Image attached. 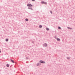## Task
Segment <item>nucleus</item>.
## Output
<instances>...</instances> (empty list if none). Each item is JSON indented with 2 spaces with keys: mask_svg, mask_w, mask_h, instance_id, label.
Segmentation results:
<instances>
[{
  "mask_svg": "<svg viewBox=\"0 0 75 75\" xmlns=\"http://www.w3.org/2000/svg\"><path fill=\"white\" fill-rule=\"evenodd\" d=\"M28 7H32V5L31 4H28L27 5Z\"/></svg>",
  "mask_w": 75,
  "mask_h": 75,
  "instance_id": "1",
  "label": "nucleus"
},
{
  "mask_svg": "<svg viewBox=\"0 0 75 75\" xmlns=\"http://www.w3.org/2000/svg\"><path fill=\"white\" fill-rule=\"evenodd\" d=\"M42 4H47V2H45L43 1L41 2Z\"/></svg>",
  "mask_w": 75,
  "mask_h": 75,
  "instance_id": "2",
  "label": "nucleus"
},
{
  "mask_svg": "<svg viewBox=\"0 0 75 75\" xmlns=\"http://www.w3.org/2000/svg\"><path fill=\"white\" fill-rule=\"evenodd\" d=\"M40 62L41 63H45V62L41 60L40 61Z\"/></svg>",
  "mask_w": 75,
  "mask_h": 75,
  "instance_id": "3",
  "label": "nucleus"
},
{
  "mask_svg": "<svg viewBox=\"0 0 75 75\" xmlns=\"http://www.w3.org/2000/svg\"><path fill=\"white\" fill-rule=\"evenodd\" d=\"M11 62H12L13 63H14V61L12 59H11Z\"/></svg>",
  "mask_w": 75,
  "mask_h": 75,
  "instance_id": "4",
  "label": "nucleus"
},
{
  "mask_svg": "<svg viewBox=\"0 0 75 75\" xmlns=\"http://www.w3.org/2000/svg\"><path fill=\"white\" fill-rule=\"evenodd\" d=\"M44 47H47V45L46 44H45L44 45Z\"/></svg>",
  "mask_w": 75,
  "mask_h": 75,
  "instance_id": "5",
  "label": "nucleus"
},
{
  "mask_svg": "<svg viewBox=\"0 0 75 75\" xmlns=\"http://www.w3.org/2000/svg\"><path fill=\"white\" fill-rule=\"evenodd\" d=\"M28 9H30L31 10H33V8H28Z\"/></svg>",
  "mask_w": 75,
  "mask_h": 75,
  "instance_id": "6",
  "label": "nucleus"
},
{
  "mask_svg": "<svg viewBox=\"0 0 75 75\" xmlns=\"http://www.w3.org/2000/svg\"><path fill=\"white\" fill-rule=\"evenodd\" d=\"M6 67H9V64H7L6 65Z\"/></svg>",
  "mask_w": 75,
  "mask_h": 75,
  "instance_id": "7",
  "label": "nucleus"
},
{
  "mask_svg": "<svg viewBox=\"0 0 75 75\" xmlns=\"http://www.w3.org/2000/svg\"><path fill=\"white\" fill-rule=\"evenodd\" d=\"M39 28H41V27H42V25H39Z\"/></svg>",
  "mask_w": 75,
  "mask_h": 75,
  "instance_id": "8",
  "label": "nucleus"
},
{
  "mask_svg": "<svg viewBox=\"0 0 75 75\" xmlns=\"http://www.w3.org/2000/svg\"><path fill=\"white\" fill-rule=\"evenodd\" d=\"M6 41H8V39H6Z\"/></svg>",
  "mask_w": 75,
  "mask_h": 75,
  "instance_id": "9",
  "label": "nucleus"
},
{
  "mask_svg": "<svg viewBox=\"0 0 75 75\" xmlns=\"http://www.w3.org/2000/svg\"><path fill=\"white\" fill-rule=\"evenodd\" d=\"M41 65L40 64V63H38V64H37V65L38 66L39 65Z\"/></svg>",
  "mask_w": 75,
  "mask_h": 75,
  "instance_id": "10",
  "label": "nucleus"
},
{
  "mask_svg": "<svg viewBox=\"0 0 75 75\" xmlns=\"http://www.w3.org/2000/svg\"><path fill=\"white\" fill-rule=\"evenodd\" d=\"M57 41H59L60 40V39L59 38H57Z\"/></svg>",
  "mask_w": 75,
  "mask_h": 75,
  "instance_id": "11",
  "label": "nucleus"
},
{
  "mask_svg": "<svg viewBox=\"0 0 75 75\" xmlns=\"http://www.w3.org/2000/svg\"><path fill=\"white\" fill-rule=\"evenodd\" d=\"M46 30H49V28H46Z\"/></svg>",
  "mask_w": 75,
  "mask_h": 75,
  "instance_id": "12",
  "label": "nucleus"
},
{
  "mask_svg": "<svg viewBox=\"0 0 75 75\" xmlns=\"http://www.w3.org/2000/svg\"><path fill=\"white\" fill-rule=\"evenodd\" d=\"M25 21H28V19H25Z\"/></svg>",
  "mask_w": 75,
  "mask_h": 75,
  "instance_id": "13",
  "label": "nucleus"
},
{
  "mask_svg": "<svg viewBox=\"0 0 75 75\" xmlns=\"http://www.w3.org/2000/svg\"><path fill=\"white\" fill-rule=\"evenodd\" d=\"M58 29H60L61 28L59 27H58Z\"/></svg>",
  "mask_w": 75,
  "mask_h": 75,
  "instance_id": "14",
  "label": "nucleus"
},
{
  "mask_svg": "<svg viewBox=\"0 0 75 75\" xmlns=\"http://www.w3.org/2000/svg\"><path fill=\"white\" fill-rule=\"evenodd\" d=\"M32 1H35V0H32Z\"/></svg>",
  "mask_w": 75,
  "mask_h": 75,
  "instance_id": "15",
  "label": "nucleus"
},
{
  "mask_svg": "<svg viewBox=\"0 0 75 75\" xmlns=\"http://www.w3.org/2000/svg\"><path fill=\"white\" fill-rule=\"evenodd\" d=\"M69 28V29H71V28Z\"/></svg>",
  "mask_w": 75,
  "mask_h": 75,
  "instance_id": "16",
  "label": "nucleus"
},
{
  "mask_svg": "<svg viewBox=\"0 0 75 75\" xmlns=\"http://www.w3.org/2000/svg\"><path fill=\"white\" fill-rule=\"evenodd\" d=\"M67 59H69V57H67Z\"/></svg>",
  "mask_w": 75,
  "mask_h": 75,
  "instance_id": "17",
  "label": "nucleus"
},
{
  "mask_svg": "<svg viewBox=\"0 0 75 75\" xmlns=\"http://www.w3.org/2000/svg\"><path fill=\"white\" fill-rule=\"evenodd\" d=\"M50 13H51V14H52V11H50Z\"/></svg>",
  "mask_w": 75,
  "mask_h": 75,
  "instance_id": "18",
  "label": "nucleus"
},
{
  "mask_svg": "<svg viewBox=\"0 0 75 75\" xmlns=\"http://www.w3.org/2000/svg\"><path fill=\"white\" fill-rule=\"evenodd\" d=\"M0 52H1V50H0Z\"/></svg>",
  "mask_w": 75,
  "mask_h": 75,
  "instance_id": "19",
  "label": "nucleus"
}]
</instances>
